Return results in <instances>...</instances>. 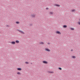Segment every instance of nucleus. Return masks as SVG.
Returning a JSON list of instances; mask_svg holds the SVG:
<instances>
[{"label": "nucleus", "mask_w": 80, "mask_h": 80, "mask_svg": "<svg viewBox=\"0 0 80 80\" xmlns=\"http://www.w3.org/2000/svg\"><path fill=\"white\" fill-rule=\"evenodd\" d=\"M75 11H76L75 9H72V10H71V11H72V12H75Z\"/></svg>", "instance_id": "obj_11"}, {"label": "nucleus", "mask_w": 80, "mask_h": 80, "mask_svg": "<svg viewBox=\"0 0 80 80\" xmlns=\"http://www.w3.org/2000/svg\"><path fill=\"white\" fill-rule=\"evenodd\" d=\"M56 33H57V34H59V35H61V34H62L61 32L58 31H57L56 32Z\"/></svg>", "instance_id": "obj_3"}, {"label": "nucleus", "mask_w": 80, "mask_h": 80, "mask_svg": "<svg viewBox=\"0 0 80 80\" xmlns=\"http://www.w3.org/2000/svg\"><path fill=\"white\" fill-rule=\"evenodd\" d=\"M53 13L52 12H49V15H52Z\"/></svg>", "instance_id": "obj_12"}, {"label": "nucleus", "mask_w": 80, "mask_h": 80, "mask_svg": "<svg viewBox=\"0 0 80 80\" xmlns=\"http://www.w3.org/2000/svg\"><path fill=\"white\" fill-rule=\"evenodd\" d=\"M71 30H74V28H71Z\"/></svg>", "instance_id": "obj_20"}, {"label": "nucleus", "mask_w": 80, "mask_h": 80, "mask_svg": "<svg viewBox=\"0 0 80 80\" xmlns=\"http://www.w3.org/2000/svg\"><path fill=\"white\" fill-rule=\"evenodd\" d=\"M48 45H50V43H48Z\"/></svg>", "instance_id": "obj_23"}, {"label": "nucleus", "mask_w": 80, "mask_h": 80, "mask_svg": "<svg viewBox=\"0 0 80 80\" xmlns=\"http://www.w3.org/2000/svg\"><path fill=\"white\" fill-rule=\"evenodd\" d=\"M46 10H48V8H46Z\"/></svg>", "instance_id": "obj_22"}, {"label": "nucleus", "mask_w": 80, "mask_h": 80, "mask_svg": "<svg viewBox=\"0 0 80 80\" xmlns=\"http://www.w3.org/2000/svg\"><path fill=\"white\" fill-rule=\"evenodd\" d=\"M42 62L43 63H45V64H47L48 63V62L45 61H43Z\"/></svg>", "instance_id": "obj_6"}, {"label": "nucleus", "mask_w": 80, "mask_h": 80, "mask_svg": "<svg viewBox=\"0 0 80 80\" xmlns=\"http://www.w3.org/2000/svg\"><path fill=\"white\" fill-rule=\"evenodd\" d=\"M18 70H19V71H21L22 70V68H18L17 69Z\"/></svg>", "instance_id": "obj_9"}, {"label": "nucleus", "mask_w": 80, "mask_h": 80, "mask_svg": "<svg viewBox=\"0 0 80 80\" xmlns=\"http://www.w3.org/2000/svg\"><path fill=\"white\" fill-rule=\"evenodd\" d=\"M59 70H62V69L61 68H59Z\"/></svg>", "instance_id": "obj_21"}, {"label": "nucleus", "mask_w": 80, "mask_h": 80, "mask_svg": "<svg viewBox=\"0 0 80 80\" xmlns=\"http://www.w3.org/2000/svg\"><path fill=\"white\" fill-rule=\"evenodd\" d=\"M16 43H19V41L16 40Z\"/></svg>", "instance_id": "obj_16"}, {"label": "nucleus", "mask_w": 80, "mask_h": 80, "mask_svg": "<svg viewBox=\"0 0 80 80\" xmlns=\"http://www.w3.org/2000/svg\"><path fill=\"white\" fill-rule=\"evenodd\" d=\"M45 51H46V52H50L51 50H50V49H49L48 48H45Z\"/></svg>", "instance_id": "obj_1"}, {"label": "nucleus", "mask_w": 80, "mask_h": 80, "mask_svg": "<svg viewBox=\"0 0 80 80\" xmlns=\"http://www.w3.org/2000/svg\"><path fill=\"white\" fill-rule=\"evenodd\" d=\"M18 32H20V33H22V34H25V32L22 31L21 30H18Z\"/></svg>", "instance_id": "obj_2"}, {"label": "nucleus", "mask_w": 80, "mask_h": 80, "mask_svg": "<svg viewBox=\"0 0 80 80\" xmlns=\"http://www.w3.org/2000/svg\"><path fill=\"white\" fill-rule=\"evenodd\" d=\"M40 44H42V45H44V42H41L40 43Z\"/></svg>", "instance_id": "obj_15"}, {"label": "nucleus", "mask_w": 80, "mask_h": 80, "mask_svg": "<svg viewBox=\"0 0 80 80\" xmlns=\"http://www.w3.org/2000/svg\"><path fill=\"white\" fill-rule=\"evenodd\" d=\"M55 6H56L57 7H60V5L58 4H55Z\"/></svg>", "instance_id": "obj_8"}, {"label": "nucleus", "mask_w": 80, "mask_h": 80, "mask_svg": "<svg viewBox=\"0 0 80 80\" xmlns=\"http://www.w3.org/2000/svg\"><path fill=\"white\" fill-rule=\"evenodd\" d=\"M25 63H26V64H28L29 63H28V62H25Z\"/></svg>", "instance_id": "obj_19"}, {"label": "nucleus", "mask_w": 80, "mask_h": 80, "mask_svg": "<svg viewBox=\"0 0 80 80\" xmlns=\"http://www.w3.org/2000/svg\"><path fill=\"white\" fill-rule=\"evenodd\" d=\"M63 28H67V26L64 25L63 26Z\"/></svg>", "instance_id": "obj_14"}, {"label": "nucleus", "mask_w": 80, "mask_h": 80, "mask_svg": "<svg viewBox=\"0 0 80 80\" xmlns=\"http://www.w3.org/2000/svg\"><path fill=\"white\" fill-rule=\"evenodd\" d=\"M71 51H73V50H71Z\"/></svg>", "instance_id": "obj_24"}, {"label": "nucleus", "mask_w": 80, "mask_h": 80, "mask_svg": "<svg viewBox=\"0 0 80 80\" xmlns=\"http://www.w3.org/2000/svg\"><path fill=\"white\" fill-rule=\"evenodd\" d=\"M72 58H76V57L74 56H72Z\"/></svg>", "instance_id": "obj_13"}, {"label": "nucleus", "mask_w": 80, "mask_h": 80, "mask_svg": "<svg viewBox=\"0 0 80 80\" xmlns=\"http://www.w3.org/2000/svg\"><path fill=\"white\" fill-rule=\"evenodd\" d=\"M31 16L32 18H35V14H32Z\"/></svg>", "instance_id": "obj_4"}, {"label": "nucleus", "mask_w": 80, "mask_h": 80, "mask_svg": "<svg viewBox=\"0 0 80 80\" xmlns=\"http://www.w3.org/2000/svg\"><path fill=\"white\" fill-rule=\"evenodd\" d=\"M78 25H80V22H78Z\"/></svg>", "instance_id": "obj_18"}, {"label": "nucleus", "mask_w": 80, "mask_h": 80, "mask_svg": "<svg viewBox=\"0 0 80 80\" xmlns=\"http://www.w3.org/2000/svg\"><path fill=\"white\" fill-rule=\"evenodd\" d=\"M10 43L11 44H12V45H15V41L11 42Z\"/></svg>", "instance_id": "obj_5"}, {"label": "nucleus", "mask_w": 80, "mask_h": 80, "mask_svg": "<svg viewBox=\"0 0 80 80\" xmlns=\"http://www.w3.org/2000/svg\"><path fill=\"white\" fill-rule=\"evenodd\" d=\"M54 72L53 71H48V73H53Z\"/></svg>", "instance_id": "obj_7"}, {"label": "nucleus", "mask_w": 80, "mask_h": 80, "mask_svg": "<svg viewBox=\"0 0 80 80\" xmlns=\"http://www.w3.org/2000/svg\"><path fill=\"white\" fill-rule=\"evenodd\" d=\"M17 74L18 75H21V73H20V72H17Z\"/></svg>", "instance_id": "obj_10"}, {"label": "nucleus", "mask_w": 80, "mask_h": 80, "mask_svg": "<svg viewBox=\"0 0 80 80\" xmlns=\"http://www.w3.org/2000/svg\"><path fill=\"white\" fill-rule=\"evenodd\" d=\"M16 23H17V24H19V23H20V22H16Z\"/></svg>", "instance_id": "obj_17"}]
</instances>
